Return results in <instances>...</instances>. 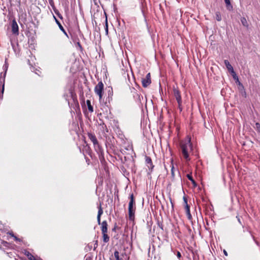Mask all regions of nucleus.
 Masks as SVG:
<instances>
[{
	"label": "nucleus",
	"mask_w": 260,
	"mask_h": 260,
	"mask_svg": "<svg viewBox=\"0 0 260 260\" xmlns=\"http://www.w3.org/2000/svg\"><path fill=\"white\" fill-rule=\"evenodd\" d=\"M135 204L134 194L130 196V201L128 204V216L130 220H134L135 218V207L134 206Z\"/></svg>",
	"instance_id": "1"
},
{
	"label": "nucleus",
	"mask_w": 260,
	"mask_h": 260,
	"mask_svg": "<svg viewBox=\"0 0 260 260\" xmlns=\"http://www.w3.org/2000/svg\"><path fill=\"white\" fill-rule=\"evenodd\" d=\"M182 153L184 158L186 160H189L188 150L191 149V144L190 143V141L185 144H183L181 145Z\"/></svg>",
	"instance_id": "2"
},
{
	"label": "nucleus",
	"mask_w": 260,
	"mask_h": 260,
	"mask_svg": "<svg viewBox=\"0 0 260 260\" xmlns=\"http://www.w3.org/2000/svg\"><path fill=\"white\" fill-rule=\"evenodd\" d=\"M94 92L99 96V100H101L102 98L103 92L104 90V84L102 81H100L94 87Z\"/></svg>",
	"instance_id": "3"
},
{
	"label": "nucleus",
	"mask_w": 260,
	"mask_h": 260,
	"mask_svg": "<svg viewBox=\"0 0 260 260\" xmlns=\"http://www.w3.org/2000/svg\"><path fill=\"white\" fill-rule=\"evenodd\" d=\"M88 137L89 139L90 140V141L93 143V144L94 145L95 149L96 150L98 149L99 151H101V147L99 145L98 141L95 136L93 134L88 133Z\"/></svg>",
	"instance_id": "4"
},
{
	"label": "nucleus",
	"mask_w": 260,
	"mask_h": 260,
	"mask_svg": "<svg viewBox=\"0 0 260 260\" xmlns=\"http://www.w3.org/2000/svg\"><path fill=\"white\" fill-rule=\"evenodd\" d=\"M11 27L12 33L14 35H18L19 34V28L15 19L13 20L12 21Z\"/></svg>",
	"instance_id": "5"
},
{
	"label": "nucleus",
	"mask_w": 260,
	"mask_h": 260,
	"mask_svg": "<svg viewBox=\"0 0 260 260\" xmlns=\"http://www.w3.org/2000/svg\"><path fill=\"white\" fill-rule=\"evenodd\" d=\"M173 93L178 104H182V99L179 91L178 89L174 88L173 89Z\"/></svg>",
	"instance_id": "6"
},
{
	"label": "nucleus",
	"mask_w": 260,
	"mask_h": 260,
	"mask_svg": "<svg viewBox=\"0 0 260 260\" xmlns=\"http://www.w3.org/2000/svg\"><path fill=\"white\" fill-rule=\"evenodd\" d=\"M145 162L147 164V166L148 168L152 171L154 166L152 164V160L151 158L149 156H145Z\"/></svg>",
	"instance_id": "7"
},
{
	"label": "nucleus",
	"mask_w": 260,
	"mask_h": 260,
	"mask_svg": "<svg viewBox=\"0 0 260 260\" xmlns=\"http://www.w3.org/2000/svg\"><path fill=\"white\" fill-rule=\"evenodd\" d=\"M53 18L55 21V22L56 23V24L58 25L59 29H60L61 31H62L63 34L68 37L69 38V36L68 35V34H67L66 30H64V29L63 28V26H62V25L61 24V23L59 22V21L57 19V18L55 17V16L54 15H53Z\"/></svg>",
	"instance_id": "8"
},
{
	"label": "nucleus",
	"mask_w": 260,
	"mask_h": 260,
	"mask_svg": "<svg viewBox=\"0 0 260 260\" xmlns=\"http://www.w3.org/2000/svg\"><path fill=\"white\" fill-rule=\"evenodd\" d=\"M224 62L229 71L231 72L233 74H235L234 69L230 62L228 60H224Z\"/></svg>",
	"instance_id": "9"
},
{
	"label": "nucleus",
	"mask_w": 260,
	"mask_h": 260,
	"mask_svg": "<svg viewBox=\"0 0 260 260\" xmlns=\"http://www.w3.org/2000/svg\"><path fill=\"white\" fill-rule=\"evenodd\" d=\"M101 230L102 233H107L108 231V224L106 220L103 221L101 223Z\"/></svg>",
	"instance_id": "10"
},
{
	"label": "nucleus",
	"mask_w": 260,
	"mask_h": 260,
	"mask_svg": "<svg viewBox=\"0 0 260 260\" xmlns=\"http://www.w3.org/2000/svg\"><path fill=\"white\" fill-rule=\"evenodd\" d=\"M151 79H148L146 78L142 79V83L144 87H148L151 83Z\"/></svg>",
	"instance_id": "11"
},
{
	"label": "nucleus",
	"mask_w": 260,
	"mask_h": 260,
	"mask_svg": "<svg viewBox=\"0 0 260 260\" xmlns=\"http://www.w3.org/2000/svg\"><path fill=\"white\" fill-rule=\"evenodd\" d=\"M227 9L231 11L233 9V6L231 4L230 0H224Z\"/></svg>",
	"instance_id": "12"
},
{
	"label": "nucleus",
	"mask_w": 260,
	"mask_h": 260,
	"mask_svg": "<svg viewBox=\"0 0 260 260\" xmlns=\"http://www.w3.org/2000/svg\"><path fill=\"white\" fill-rule=\"evenodd\" d=\"M103 241L104 242L107 243L109 241V237L107 234V233H102Z\"/></svg>",
	"instance_id": "13"
},
{
	"label": "nucleus",
	"mask_w": 260,
	"mask_h": 260,
	"mask_svg": "<svg viewBox=\"0 0 260 260\" xmlns=\"http://www.w3.org/2000/svg\"><path fill=\"white\" fill-rule=\"evenodd\" d=\"M187 177L190 181H191V182L193 184L194 186H197V183H196V181H194V180L193 179L191 174H187Z\"/></svg>",
	"instance_id": "14"
},
{
	"label": "nucleus",
	"mask_w": 260,
	"mask_h": 260,
	"mask_svg": "<svg viewBox=\"0 0 260 260\" xmlns=\"http://www.w3.org/2000/svg\"><path fill=\"white\" fill-rule=\"evenodd\" d=\"M86 104L88 107V109L90 112H92L93 111V109L92 106L91 105L90 101L89 100H87Z\"/></svg>",
	"instance_id": "15"
},
{
	"label": "nucleus",
	"mask_w": 260,
	"mask_h": 260,
	"mask_svg": "<svg viewBox=\"0 0 260 260\" xmlns=\"http://www.w3.org/2000/svg\"><path fill=\"white\" fill-rule=\"evenodd\" d=\"M215 18L218 21L221 20V16L219 12H216L215 13Z\"/></svg>",
	"instance_id": "16"
},
{
	"label": "nucleus",
	"mask_w": 260,
	"mask_h": 260,
	"mask_svg": "<svg viewBox=\"0 0 260 260\" xmlns=\"http://www.w3.org/2000/svg\"><path fill=\"white\" fill-rule=\"evenodd\" d=\"M241 21L243 26H246V27L248 26V23H247V20L245 18H244V17L241 18Z\"/></svg>",
	"instance_id": "17"
},
{
	"label": "nucleus",
	"mask_w": 260,
	"mask_h": 260,
	"mask_svg": "<svg viewBox=\"0 0 260 260\" xmlns=\"http://www.w3.org/2000/svg\"><path fill=\"white\" fill-rule=\"evenodd\" d=\"M114 256L116 260H123L122 258L119 257V252L117 251L114 252Z\"/></svg>",
	"instance_id": "18"
},
{
	"label": "nucleus",
	"mask_w": 260,
	"mask_h": 260,
	"mask_svg": "<svg viewBox=\"0 0 260 260\" xmlns=\"http://www.w3.org/2000/svg\"><path fill=\"white\" fill-rule=\"evenodd\" d=\"M103 213V211L101 205H100V207H99L98 214L97 216H99V217H101Z\"/></svg>",
	"instance_id": "19"
},
{
	"label": "nucleus",
	"mask_w": 260,
	"mask_h": 260,
	"mask_svg": "<svg viewBox=\"0 0 260 260\" xmlns=\"http://www.w3.org/2000/svg\"><path fill=\"white\" fill-rule=\"evenodd\" d=\"M54 11L55 13L57 15V16L59 18L62 19V15H61V14L59 12V11L57 10H56L55 8H54Z\"/></svg>",
	"instance_id": "20"
},
{
	"label": "nucleus",
	"mask_w": 260,
	"mask_h": 260,
	"mask_svg": "<svg viewBox=\"0 0 260 260\" xmlns=\"http://www.w3.org/2000/svg\"><path fill=\"white\" fill-rule=\"evenodd\" d=\"M185 209L186 211V213L190 212L189 206L188 204H186L185 206Z\"/></svg>",
	"instance_id": "21"
},
{
	"label": "nucleus",
	"mask_w": 260,
	"mask_h": 260,
	"mask_svg": "<svg viewBox=\"0 0 260 260\" xmlns=\"http://www.w3.org/2000/svg\"><path fill=\"white\" fill-rule=\"evenodd\" d=\"M40 258H37L34 255H30V257H29V260H39Z\"/></svg>",
	"instance_id": "22"
},
{
	"label": "nucleus",
	"mask_w": 260,
	"mask_h": 260,
	"mask_svg": "<svg viewBox=\"0 0 260 260\" xmlns=\"http://www.w3.org/2000/svg\"><path fill=\"white\" fill-rule=\"evenodd\" d=\"M255 125L258 132L260 133V124L257 122L256 123Z\"/></svg>",
	"instance_id": "23"
},
{
	"label": "nucleus",
	"mask_w": 260,
	"mask_h": 260,
	"mask_svg": "<svg viewBox=\"0 0 260 260\" xmlns=\"http://www.w3.org/2000/svg\"><path fill=\"white\" fill-rule=\"evenodd\" d=\"M186 215H187V218L189 220H191L192 219V216H191V215L190 214V212L189 213H186Z\"/></svg>",
	"instance_id": "24"
},
{
	"label": "nucleus",
	"mask_w": 260,
	"mask_h": 260,
	"mask_svg": "<svg viewBox=\"0 0 260 260\" xmlns=\"http://www.w3.org/2000/svg\"><path fill=\"white\" fill-rule=\"evenodd\" d=\"M183 201H184V203L185 204V206L186 204H187V199L185 197H183Z\"/></svg>",
	"instance_id": "25"
},
{
	"label": "nucleus",
	"mask_w": 260,
	"mask_h": 260,
	"mask_svg": "<svg viewBox=\"0 0 260 260\" xmlns=\"http://www.w3.org/2000/svg\"><path fill=\"white\" fill-rule=\"evenodd\" d=\"M150 73H149L147 74L146 76V79H151V77H150Z\"/></svg>",
	"instance_id": "26"
},
{
	"label": "nucleus",
	"mask_w": 260,
	"mask_h": 260,
	"mask_svg": "<svg viewBox=\"0 0 260 260\" xmlns=\"http://www.w3.org/2000/svg\"><path fill=\"white\" fill-rule=\"evenodd\" d=\"M97 221H98V222L99 224H101V217H99V216H97Z\"/></svg>",
	"instance_id": "27"
},
{
	"label": "nucleus",
	"mask_w": 260,
	"mask_h": 260,
	"mask_svg": "<svg viewBox=\"0 0 260 260\" xmlns=\"http://www.w3.org/2000/svg\"><path fill=\"white\" fill-rule=\"evenodd\" d=\"M177 256L179 258H180L181 257V254L180 252L178 251Z\"/></svg>",
	"instance_id": "28"
},
{
	"label": "nucleus",
	"mask_w": 260,
	"mask_h": 260,
	"mask_svg": "<svg viewBox=\"0 0 260 260\" xmlns=\"http://www.w3.org/2000/svg\"><path fill=\"white\" fill-rule=\"evenodd\" d=\"M174 167L172 166V169H171V173H172V175L173 176L174 175Z\"/></svg>",
	"instance_id": "29"
},
{
	"label": "nucleus",
	"mask_w": 260,
	"mask_h": 260,
	"mask_svg": "<svg viewBox=\"0 0 260 260\" xmlns=\"http://www.w3.org/2000/svg\"><path fill=\"white\" fill-rule=\"evenodd\" d=\"M26 255H27L28 258H29V257H30V255H32V254L30 252H27V253H26Z\"/></svg>",
	"instance_id": "30"
},
{
	"label": "nucleus",
	"mask_w": 260,
	"mask_h": 260,
	"mask_svg": "<svg viewBox=\"0 0 260 260\" xmlns=\"http://www.w3.org/2000/svg\"><path fill=\"white\" fill-rule=\"evenodd\" d=\"M233 77H234V78L235 79H237V80L238 81V77L236 76V74H235H235H233Z\"/></svg>",
	"instance_id": "31"
},
{
	"label": "nucleus",
	"mask_w": 260,
	"mask_h": 260,
	"mask_svg": "<svg viewBox=\"0 0 260 260\" xmlns=\"http://www.w3.org/2000/svg\"><path fill=\"white\" fill-rule=\"evenodd\" d=\"M236 218H237L238 222H239L240 224H241V220H240V218H239V216H238V215H237V216H236Z\"/></svg>",
	"instance_id": "32"
},
{
	"label": "nucleus",
	"mask_w": 260,
	"mask_h": 260,
	"mask_svg": "<svg viewBox=\"0 0 260 260\" xmlns=\"http://www.w3.org/2000/svg\"><path fill=\"white\" fill-rule=\"evenodd\" d=\"M178 108H179V109L180 111H182V107H181V104H180V105H179V104H178Z\"/></svg>",
	"instance_id": "33"
},
{
	"label": "nucleus",
	"mask_w": 260,
	"mask_h": 260,
	"mask_svg": "<svg viewBox=\"0 0 260 260\" xmlns=\"http://www.w3.org/2000/svg\"><path fill=\"white\" fill-rule=\"evenodd\" d=\"M223 252H224V254L225 255H228L227 252H226L225 250H224Z\"/></svg>",
	"instance_id": "34"
},
{
	"label": "nucleus",
	"mask_w": 260,
	"mask_h": 260,
	"mask_svg": "<svg viewBox=\"0 0 260 260\" xmlns=\"http://www.w3.org/2000/svg\"><path fill=\"white\" fill-rule=\"evenodd\" d=\"M94 245H96V246H98V241H96Z\"/></svg>",
	"instance_id": "35"
},
{
	"label": "nucleus",
	"mask_w": 260,
	"mask_h": 260,
	"mask_svg": "<svg viewBox=\"0 0 260 260\" xmlns=\"http://www.w3.org/2000/svg\"><path fill=\"white\" fill-rule=\"evenodd\" d=\"M14 238L15 240H19V239L16 237H14Z\"/></svg>",
	"instance_id": "36"
},
{
	"label": "nucleus",
	"mask_w": 260,
	"mask_h": 260,
	"mask_svg": "<svg viewBox=\"0 0 260 260\" xmlns=\"http://www.w3.org/2000/svg\"><path fill=\"white\" fill-rule=\"evenodd\" d=\"M116 230V226H115L113 229H112V231H115Z\"/></svg>",
	"instance_id": "37"
},
{
	"label": "nucleus",
	"mask_w": 260,
	"mask_h": 260,
	"mask_svg": "<svg viewBox=\"0 0 260 260\" xmlns=\"http://www.w3.org/2000/svg\"><path fill=\"white\" fill-rule=\"evenodd\" d=\"M78 46H80V47H81L80 44L79 43H78Z\"/></svg>",
	"instance_id": "38"
},
{
	"label": "nucleus",
	"mask_w": 260,
	"mask_h": 260,
	"mask_svg": "<svg viewBox=\"0 0 260 260\" xmlns=\"http://www.w3.org/2000/svg\"><path fill=\"white\" fill-rule=\"evenodd\" d=\"M251 236H252V238H253V239H254V236H252V235H251Z\"/></svg>",
	"instance_id": "39"
},
{
	"label": "nucleus",
	"mask_w": 260,
	"mask_h": 260,
	"mask_svg": "<svg viewBox=\"0 0 260 260\" xmlns=\"http://www.w3.org/2000/svg\"><path fill=\"white\" fill-rule=\"evenodd\" d=\"M39 260H42V259L41 258H40V259H39Z\"/></svg>",
	"instance_id": "40"
}]
</instances>
